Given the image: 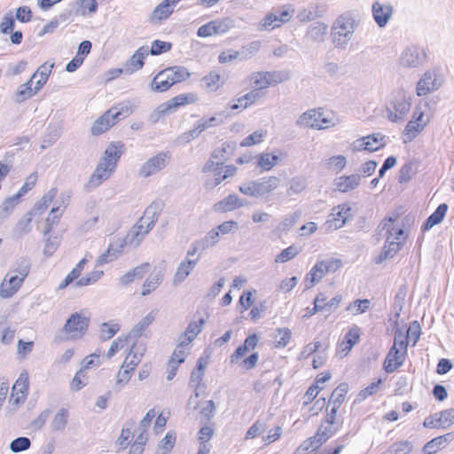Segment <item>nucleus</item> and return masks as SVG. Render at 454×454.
Returning <instances> with one entry per match:
<instances>
[{
	"label": "nucleus",
	"mask_w": 454,
	"mask_h": 454,
	"mask_svg": "<svg viewBox=\"0 0 454 454\" xmlns=\"http://www.w3.org/2000/svg\"><path fill=\"white\" fill-rule=\"evenodd\" d=\"M103 274L104 272L102 270H92L79 278L74 283V287L78 288L93 285L102 278Z\"/></svg>",
	"instance_id": "69168bd1"
},
{
	"label": "nucleus",
	"mask_w": 454,
	"mask_h": 454,
	"mask_svg": "<svg viewBox=\"0 0 454 454\" xmlns=\"http://www.w3.org/2000/svg\"><path fill=\"white\" fill-rule=\"evenodd\" d=\"M341 265V261L336 258L318 261L305 276L306 289L315 286L326 274L336 272Z\"/></svg>",
	"instance_id": "9d476101"
},
{
	"label": "nucleus",
	"mask_w": 454,
	"mask_h": 454,
	"mask_svg": "<svg viewBox=\"0 0 454 454\" xmlns=\"http://www.w3.org/2000/svg\"><path fill=\"white\" fill-rule=\"evenodd\" d=\"M130 114L131 109L128 103L113 106L93 122L91 126L92 135L98 136L103 134L114 126L118 120L122 118L124 115H129Z\"/></svg>",
	"instance_id": "6e6552de"
},
{
	"label": "nucleus",
	"mask_w": 454,
	"mask_h": 454,
	"mask_svg": "<svg viewBox=\"0 0 454 454\" xmlns=\"http://www.w3.org/2000/svg\"><path fill=\"white\" fill-rule=\"evenodd\" d=\"M407 353V343L404 335L401 331L395 334L394 345L387 354L384 368L387 372H393L399 368L404 362Z\"/></svg>",
	"instance_id": "ddd939ff"
},
{
	"label": "nucleus",
	"mask_w": 454,
	"mask_h": 454,
	"mask_svg": "<svg viewBox=\"0 0 454 454\" xmlns=\"http://www.w3.org/2000/svg\"><path fill=\"white\" fill-rule=\"evenodd\" d=\"M123 153L124 145L121 142H111L106 148L98 166L114 172L118 160Z\"/></svg>",
	"instance_id": "5701e85b"
},
{
	"label": "nucleus",
	"mask_w": 454,
	"mask_h": 454,
	"mask_svg": "<svg viewBox=\"0 0 454 454\" xmlns=\"http://www.w3.org/2000/svg\"><path fill=\"white\" fill-rule=\"evenodd\" d=\"M190 73L184 67H172L157 74L151 82V88L154 91L163 92L173 84L187 79Z\"/></svg>",
	"instance_id": "9b49d317"
},
{
	"label": "nucleus",
	"mask_w": 454,
	"mask_h": 454,
	"mask_svg": "<svg viewBox=\"0 0 454 454\" xmlns=\"http://www.w3.org/2000/svg\"><path fill=\"white\" fill-rule=\"evenodd\" d=\"M29 376L27 371H22L12 386V391L24 394L27 396L29 387Z\"/></svg>",
	"instance_id": "680f3d73"
},
{
	"label": "nucleus",
	"mask_w": 454,
	"mask_h": 454,
	"mask_svg": "<svg viewBox=\"0 0 454 454\" xmlns=\"http://www.w3.org/2000/svg\"><path fill=\"white\" fill-rule=\"evenodd\" d=\"M413 450V442L401 440L393 442L387 449V454H410Z\"/></svg>",
	"instance_id": "13d9d810"
},
{
	"label": "nucleus",
	"mask_w": 454,
	"mask_h": 454,
	"mask_svg": "<svg viewBox=\"0 0 454 454\" xmlns=\"http://www.w3.org/2000/svg\"><path fill=\"white\" fill-rule=\"evenodd\" d=\"M170 155L165 152H160L157 154L147 159L139 168L137 175L139 177L147 178L155 176L162 171L168 164Z\"/></svg>",
	"instance_id": "6ab92c4d"
},
{
	"label": "nucleus",
	"mask_w": 454,
	"mask_h": 454,
	"mask_svg": "<svg viewBox=\"0 0 454 454\" xmlns=\"http://www.w3.org/2000/svg\"><path fill=\"white\" fill-rule=\"evenodd\" d=\"M268 136L267 129L263 128H260L254 132H252L250 135L246 137L241 142L240 146L241 147H250L258 145L264 142Z\"/></svg>",
	"instance_id": "603ef678"
},
{
	"label": "nucleus",
	"mask_w": 454,
	"mask_h": 454,
	"mask_svg": "<svg viewBox=\"0 0 454 454\" xmlns=\"http://www.w3.org/2000/svg\"><path fill=\"white\" fill-rule=\"evenodd\" d=\"M395 221V217L390 216L384 223L385 227L387 228V239L382 251L376 259L378 263L393 258L401 250L407 239V232L403 225L399 223L394 225Z\"/></svg>",
	"instance_id": "7ed1b4c3"
},
{
	"label": "nucleus",
	"mask_w": 454,
	"mask_h": 454,
	"mask_svg": "<svg viewBox=\"0 0 454 454\" xmlns=\"http://www.w3.org/2000/svg\"><path fill=\"white\" fill-rule=\"evenodd\" d=\"M394 9L389 3L375 2L372 6V13L377 26L383 28L392 19Z\"/></svg>",
	"instance_id": "a878e982"
},
{
	"label": "nucleus",
	"mask_w": 454,
	"mask_h": 454,
	"mask_svg": "<svg viewBox=\"0 0 454 454\" xmlns=\"http://www.w3.org/2000/svg\"><path fill=\"white\" fill-rule=\"evenodd\" d=\"M360 338V330L357 326L351 327L340 344L339 352L341 356H347Z\"/></svg>",
	"instance_id": "a19ab883"
},
{
	"label": "nucleus",
	"mask_w": 454,
	"mask_h": 454,
	"mask_svg": "<svg viewBox=\"0 0 454 454\" xmlns=\"http://www.w3.org/2000/svg\"><path fill=\"white\" fill-rule=\"evenodd\" d=\"M223 84L224 81L221 74L216 72L209 73L201 80L202 88L209 93L216 92Z\"/></svg>",
	"instance_id": "49530a36"
},
{
	"label": "nucleus",
	"mask_w": 454,
	"mask_h": 454,
	"mask_svg": "<svg viewBox=\"0 0 454 454\" xmlns=\"http://www.w3.org/2000/svg\"><path fill=\"white\" fill-rule=\"evenodd\" d=\"M244 206V200L237 194L231 193L215 203L213 209L217 213H227L243 207Z\"/></svg>",
	"instance_id": "7c9ffc66"
},
{
	"label": "nucleus",
	"mask_w": 454,
	"mask_h": 454,
	"mask_svg": "<svg viewBox=\"0 0 454 454\" xmlns=\"http://www.w3.org/2000/svg\"><path fill=\"white\" fill-rule=\"evenodd\" d=\"M291 78L289 71H257L253 72L247 77L251 87L250 92L261 100L267 93V89L283 83Z\"/></svg>",
	"instance_id": "f03ea898"
},
{
	"label": "nucleus",
	"mask_w": 454,
	"mask_h": 454,
	"mask_svg": "<svg viewBox=\"0 0 454 454\" xmlns=\"http://www.w3.org/2000/svg\"><path fill=\"white\" fill-rule=\"evenodd\" d=\"M427 59V53L422 47L409 45L398 57V64L403 68L413 69L422 67Z\"/></svg>",
	"instance_id": "dca6fc26"
},
{
	"label": "nucleus",
	"mask_w": 454,
	"mask_h": 454,
	"mask_svg": "<svg viewBox=\"0 0 454 454\" xmlns=\"http://www.w3.org/2000/svg\"><path fill=\"white\" fill-rule=\"evenodd\" d=\"M149 50L146 46L137 49L133 56L124 65V71L132 74L141 69L144 66V60L148 56Z\"/></svg>",
	"instance_id": "c9c22d12"
},
{
	"label": "nucleus",
	"mask_w": 454,
	"mask_h": 454,
	"mask_svg": "<svg viewBox=\"0 0 454 454\" xmlns=\"http://www.w3.org/2000/svg\"><path fill=\"white\" fill-rule=\"evenodd\" d=\"M164 278V272L161 269L154 268L145 279L141 287V295L147 296L155 291Z\"/></svg>",
	"instance_id": "2f4dec72"
},
{
	"label": "nucleus",
	"mask_w": 454,
	"mask_h": 454,
	"mask_svg": "<svg viewBox=\"0 0 454 454\" xmlns=\"http://www.w3.org/2000/svg\"><path fill=\"white\" fill-rule=\"evenodd\" d=\"M89 321L84 311L71 314L62 328L66 339L72 340L82 339L88 330Z\"/></svg>",
	"instance_id": "2eb2a0df"
},
{
	"label": "nucleus",
	"mask_w": 454,
	"mask_h": 454,
	"mask_svg": "<svg viewBox=\"0 0 454 454\" xmlns=\"http://www.w3.org/2000/svg\"><path fill=\"white\" fill-rule=\"evenodd\" d=\"M358 25L359 19L354 12L348 11L340 14L331 27V38L334 47L346 49L353 40Z\"/></svg>",
	"instance_id": "f257e3e1"
},
{
	"label": "nucleus",
	"mask_w": 454,
	"mask_h": 454,
	"mask_svg": "<svg viewBox=\"0 0 454 454\" xmlns=\"http://www.w3.org/2000/svg\"><path fill=\"white\" fill-rule=\"evenodd\" d=\"M68 204L69 195L64 192L60 193L53 202V207L46 219L48 225H53L59 221Z\"/></svg>",
	"instance_id": "72a5a7b5"
},
{
	"label": "nucleus",
	"mask_w": 454,
	"mask_h": 454,
	"mask_svg": "<svg viewBox=\"0 0 454 454\" xmlns=\"http://www.w3.org/2000/svg\"><path fill=\"white\" fill-rule=\"evenodd\" d=\"M176 433L174 431H168L159 442L156 449V454H169L176 444Z\"/></svg>",
	"instance_id": "5fc2aeb1"
},
{
	"label": "nucleus",
	"mask_w": 454,
	"mask_h": 454,
	"mask_svg": "<svg viewBox=\"0 0 454 454\" xmlns=\"http://www.w3.org/2000/svg\"><path fill=\"white\" fill-rule=\"evenodd\" d=\"M440 428L446 429L454 425V408L436 412Z\"/></svg>",
	"instance_id": "774afa93"
},
{
	"label": "nucleus",
	"mask_w": 454,
	"mask_h": 454,
	"mask_svg": "<svg viewBox=\"0 0 454 454\" xmlns=\"http://www.w3.org/2000/svg\"><path fill=\"white\" fill-rule=\"evenodd\" d=\"M36 179L37 176L35 174L29 175L27 177L22 187L20 189L19 192L14 196L5 200V201L4 202V207H8L9 205L11 207H13V205L16 203V201L20 196L24 195L26 192L32 189V187L35 184Z\"/></svg>",
	"instance_id": "864d4df0"
},
{
	"label": "nucleus",
	"mask_w": 454,
	"mask_h": 454,
	"mask_svg": "<svg viewBox=\"0 0 454 454\" xmlns=\"http://www.w3.org/2000/svg\"><path fill=\"white\" fill-rule=\"evenodd\" d=\"M296 125L303 129L320 130L333 127L335 123L321 108H313L301 114L296 120Z\"/></svg>",
	"instance_id": "f8f14e48"
},
{
	"label": "nucleus",
	"mask_w": 454,
	"mask_h": 454,
	"mask_svg": "<svg viewBox=\"0 0 454 454\" xmlns=\"http://www.w3.org/2000/svg\"><path fill=\"white\" fill-rule=\"evenodd\" d=\"M361 183V176L358 174L340 176L333 181V186L340 192H348L356 189Z\"/></svg>",
	"instance_id": "473e14b6"
},
{
	"label": "nucleus",
	"mask_w": 454,
	"mask_h": 454,
	"mask_svg": "<svg viewBox=\"0 0 454 454\" xmlns=\"http://www.w3.org/2000/svg\"><path fill=\"white\" fill-rule=\"evenodd\" d=\"M294 15V8L285 5L280 10L268 12L257 24L260 31H271L289 22Z\"/></svg>",
	"instance_id": "4468645a"
},
{
	"label": "nucleus",
	"mask_w": 454,
	"mask_h": 454,
	"mask_svg": "<svg viewBox=\"0 0 454 454\" xmlns=\"http://www.w3.org/2000/svg\"><path fill=\"white\" fill-rule=\"evenodd\" d=\"M215 156L213 155L212 158ZM238 168L234 165H224L223 162L209 160L203 167L204 186L213 190L226 179L233 176Z\"/></svg>",
	"instance_id": "423d86ee"
},
{
	"label": "nucleus",
	"mask_w": 454,
	"mask_h": 454,
	"mask_svg": "<svg viewBox=\"0 0 454 454\" xmlns=\"http://www.w3.org/2000/svg\"><path fill=\"white\" fill-rule=\"evenodd\" d=\"M23 282L13 273L7 272L0 285V297L3 299L12 297L21 287Z\"/></svg>",
	"instance_id": "bb28decb"
},
{
	"label": "nucleus",
	"mask_w": 454,
	"mask_h": 454,
	"mask_svg": "<svg viewBox=\"0 0 454 454\" xmlns=\"http://www.w3.org/2000/svg\"><path fill=\"white\" fill-rule=\"evenodd\" d=\"M348 391V386L347 383L340 384L332 393V395L329 399V404H331L332 411L331 413L336 414L337 410L340 406V404L344 402L345 396Z\"/></svg>",
	"instance_id": "de8ad7c7"
},
{
	"label": "nucleus",
	"mask_w": 454,
	"mask_h": 454,
	"mask_svg": "<svg viewBox=\"0 0 454 454\" xmlns=\"http://www.w3.org/2000/svg\"><path fill=\"white\" fill-rule=\"evenodd\" d=\"M430 116L426 114L421 106H416L411 115V119L405 125L402 139L403 144L412 142L429 124Z\"/></svg>",
	"instance_id": "1a4fd4ad"
},
{
	"label": "nucleus",
	"mask_w": 454,
	"mask_h": 454,
	"mask_svg": "<svg viewBox=\"0 0 454 454\" xmlns=\"http://www.w3.org/2000/svg\"><path fill=\"white\" fill-rule=\"evenodd\" d=\"M70 412L67 408L59 409L50 421V430L52 433H63L68 424Z\"/></svg>",
	"instance_id": "e433bc0d"
},
{
	"label": "nucleus",
	"mask_w": 454,
	"mask_h": 454,
	"mask_svg": "<svg viewBox=\"0 0 454 454\" xmlns=\"http://www.w3.org/2000/svg\"><path fill=\"white\" fill-rule=\"evenodd\" d=\"M149 269L150 264L147 262L131 269L120 278V284L128 286L136 280L141 279L149 271Z\"/></svg>",
	"instance_id": "37998d69"
},
{
	"label": "nucleus",
	"mask_w": 454,
	"mask_h": 454,
	"mask_svg": "<svg viewBox=\"0 0 454 454\" xmlns=\"http://www.w3.org/2000/svg\"><path fill=\"white\" fill-rule=\"evenodd\" d=\"M222 123L223 121L216 116L202 117L194 123V126L190 130L183 133L179 137V140L184 144L190 143L197 139L205 130Z\"/></svg>",
	"instance_id": "412c9836"
},
{
	"label": "nucleus",
	"mask_w": 454,
	"mask_h": 454,
	"mask_svg": "<svg viewBox=\"0 0 454 454\" xmlns=\"http://www.w3.org/2000/svg\"><path fill=\"white\" fill-rule=\"evenodd\" d=\"M335 414L330 413L319 427L316 436L318 441L323 444L326 442L331 436H333L337 431V427H335Z\"/></svg>",
	"instance_id": "ea45409f"
},
{
	"label": "nucleus",
	"mask_w": 454,
	"mask_h": 454,
	"mask_svg": "<svg viewBox=\"0 0 454 454\" xmlns=\"http://www.w3.org/2000/svg\"><path fill=\"white\" fill-rule=\"evenodd\" d=\"M200 257L197 258H185L184 261H182L173 276L172 284L175 286H177L184 283L186 278L189 277L191 272L194 270L196 267Z\"/></svg>",
	"instance_id": "cd10ccee"
},
{
	"label": "nucleus",
	"mask_w": 454,
	"mask_h": 454,
	"mask_svg": "<svg viewBox=\"0 0 454 454\" xmlns=\"http://www.w3.org/2000/svg\"><path fill=\"white\" fill-rule=\"evenodd\" d=\"M127 245H129V243L125 237H114L107 250L98 258L97 264L101 266L114 261L122 254L123 248Z\"/></svg>",
	"instance_id": "b1692460"
},
{
	"label": "nucleus",
	"mask_w": 454,
	"mask_h": 454,
	"mask_svg": "<svg viewBox=\"0 0 454 454\" xmlns=\"http://www.w3.org/2000/svg\"><path fill=\"white\" fill-rule=\"evenodd\" d=\"M158 215L153 207H148L144 215L129 230L125 239L129 246L137 247L157 222Z\"/></svg>",
	"instance_id": "0eeeda50"
},
{
	"label": "nucleus",
	"mask_w": 454,
	"mask_h": 454,
	"mask_svg": "<svg viewBox=\"0 0 454 454\" xmlns=\"http://www.w3.org/2000/svg\"><path fill=\"white\" fill-rule=\"evenodd\" d=\"M114 172L97 165L95 170L89 178L88 185L90 188L98 187L106 181Z\"/></svg>",
	"instance_id": "3c124183"
},
{
	"label": "nucleus",
	"mask_w": 454,
	"mask_h": 454,
	"mask_svg": "<svg viewBox=\"0 0 454 454\" xmlns=\"http://www.w3.org/2000/svg\"><path fill=\"white\" fill-rule=\"evenodd\" d=\"M145 352V344L139 342L138 340H134L129 349V353L126 355L121 364V368H127L134 372L137 366L141 362V359Z\"/></svg>",
	"instance_id": "393cba45"
},
{
	"label": "nucleus",
	"mask_w": 454,
	"mask_h": 454,
	"mask_svg": "<svg viewBox=\"0 0 454 454\" xmlns=\"http://www.w3.org/2000/svg\"><path fill=\"white\" fill-rule=\"evenodd\" d=\"M258 101L259 99L254 96V94L248 91L240 97L233 98L228 104L227 108L231 111L242 112L256 104Z\"/></svg>",
	"instance_id": "58836bf2"
},
{
	"label": "nucleus",
	"mask_w": 454,
	"mask_h": 454,
	"mask_svg": "<svg viewBox=\"0 0 454 454\" xmlns=\"http://www.w3.org/2000/svg\"><path fill=\"white\" fill-rule=\"evenodd\" d=\"M88 376L86 372L80 369L74 376L69 384L72 392H78L88 384Z\"/></svg>",
	"instance_id": "338daca9"
},
{
	"label": "nucleus",
	"mask_w": 454,
	"mask_h": 454,
	"mask_svg": "<svg viewBox=\"0 0 454 454\" xmlns=\"http://www.w3.org/2000/svg\"><path fill=\"white\" fill-rule=\"evenodd\" d=\"M179 0H163L153 10L151 21L157 22L168 19L173 12Z\"/></svg>",
	"instance_id": "4c0bfd02"
},
{
	"label": "nucleus",
	"mask_w": 454,
	"mask_h": 454,
	"mask_svg": "<svg viewBox=\"0 0 454 454\" xmlns=\"http://www.w3.org/2000/svg\"><path fill=\"white\" fill-rule=\"evenodd\" d=\"M192 348V343L178 338V343L176 346L171 359L176 361L177 363H184L186 359V356L190 353Z\"/></svg>",
	"instance_id": "4d7b16f0"
},
{
	"label": "nucleus",
	"mask_w": 454,
	"mask_h": 454,
	"mask_svg": "<svg viewBox=\"0 0 454 454\" xmlns=\"http://www.w3.org/2000/svg\"><path fill=\"white\" fill-rule=\"evenodd\" d=\"M205 325V320L200 318L199 320L192 321L187 326L184 334L179 338L192 343L198 334L202 331Z\"/></svg>",
	"instance_id": "6e6d98bb"
},
{
	"label": "nucleus",
	"mask_w": 454,
	"mask_h": 454,
	"mask_svg": "<svg viewBox=\"0 0 454 454\" xmlns=\"http://www.w3.org/2000/svg\"><path fill=\"white\" fill-rule=\"evenodd\" d=\"M411 107V98L403 90L392 92L384 106V116L393 123L404 121Z\"/></svg>",
	"instance_id": "20e7f679"
},
{
	"label": "nucleus",
	"mask_w": 454,
	"mask_h": 454,
	"mask_svg": "<svg viewBox=\"0 0 454 454\" xmlns=\"http://www.w3.org/2000/svg\"><path fill=\"white\" fill-rule=\"evenodd\" d=\"M448 206L446 204H441L436 210L427 218L425 223V229L429 230L434 225L440 223L447 212Z\"/></svg>",
	"instance_id": "bf43d9fd"
},
{
	"label": "nucleus",
	"mask_w": 454,
	"mask_h": 454,
	"mask_svg": "<svg viewBox=\"0 0 454 454\" xmlns=\"http://www.w3.org/2000/svg\"><path fill=\"white\" fill-rule=\"evenodd\" d=\"M354 208L348 202L333 207L325 222L326 231H333L342 228L348 221L354 217Z\"/></svg>",
	"instance_id": "f3484780"
},
{
	"label": "nucleus",
	"mask_w": 454,
	"mask_h": 454,
	"mask_svg": "<svg viewBox=\"0 0 454 454\" xmlns=\"http://www.w3.org/2000/svg\"><path fill=\"white\" fill-rule=\"evenodd\" d=\"M27 395L12 391L5 411L8 414L15 413L27 400Z\"/></svg>",
	"instance_id": "052dcab7"
},
{
	"label": "nucleus",
	"mask_w": 454,
	"mask_h": 454,
	"mask_svg": "<svg viewBox=\"0 0 454 454\" xmlns=\"http://www.w3.org/2000/svg\"><path fill=\"white\" fill-rule=\"evenodd\" d=\"M157 314V310L153 309L141 317L128 333V338L132 339L133 341L137 340L138 338L144 335L145 330L155 321Z\"/></svg>",
	"instance_id": "c85d7f7f"
},
{
	"label": "nucleus",
	"mask_w": 454,
	"mask_h": 454,
	"mask_svg": "<svg viewBox=\"0 0 454 454\" xmlns=\"http://www.w3.org/2000/svg\"><path fill=\"white\" fill-rule=\"evenodd\" d=\"M88 260L86 258H82L74 268L73 270L66 276V278L59 284L57 289L63 290L70 285L74 286V283L81 278V275L84 270V267Z\"/></svg>",
	"instance_id": "79ce46f5"
},
{
	"label": "nucleus",
	"mask_w": 454,
	"mask_h": 454,
	"mask_svg": "<svg viewBox=\"0 0 454 454\" xmlns=\"http://www.w3.org/2000/svg\"><path fill=\"white\" fill-rule=\"evenodd\" d=\"M32 79H29L25 83L20 84L15 92V101L21 103L28 98H31L37 94L40 90H36V86L32 87Z\"/></svg>",
	"instance_id": "09e8293b"
},
{
	"label": "nucleus",
	"mask_w": 454,
	"mask_h": 454,
	"mask_svg": "<svg viewBox=\"0 0 454 454\" xmlns=\"http://www.w3.org/2000/svg\"><path fill=\"white\" fill-rule=\"evenodd\" d=\"M454 441V433L450 432L427 442L423 447L424 454H435Z\"/></svg>",
	"instance_id": "f704fd0d"
},
{
	"label": "nucleus",
	"mask_w": 454,
	"mask_h": 454,
	"mask_svg": "<svg viewBox=\"0 0 454 454\" xmlns=\"http://www.w3.org/2000/svg\"><path fill=\"white\" fill-rule=\"evenodd\" d=\"M386 145V136L378 132L356 139L350 145L353 153L368 151L374 152Z\"/></svg>",
	"instance_id": "4be33fe9"
},
{
	"label": "nucleus",
	"mask_w": 454,
	"mask_h": 454,
	"mask_svg": "<svg viewBox=\"0 0 454 454\" xmlns=\"http://www.w3.org/2000/svg\"><path fill=\"white\" fill-rule=\"evenodd\" d=\"M323 163L327 170L340 173L347 167L348 160L345 155L335 154L325 159Z\"/></svg>",
	"instance_id": "8fccbe9b"
},
{
	"label": "nucleus",
	"mask_w": 454,
	"mask_h": 454,
	"mask_svg": "<svg viewBox=\"0 0 454 454\" xmlns=\"http://www.w3.org/2000/svg\"><path fill=\"white\" fill-rule=\"evenodd\" d=\"M53 67V62H45L36 69V71L30 78L32 81L35 80V85L36 86V90H41L43 89V87L47 82Z\"/></svg>",
	"instance_id": "c03bdc74"
},
{
	"label": "nucleus",
	"mask_w": 454,
	"mask_h": 454,
	"mask_svg": "<svg viewBox=\"0 0 454 454\" xmlns=\"http://www.w3.org/2000/svg\"><path fill=\"white\" fill-rule=\"evenodd\" d=\"M301 252V248L295 245H292L284 250H282L276 257V263H285L287 262L294 258H295Z\"/></svg>",
	"instance_id": "e2e57ef3"
},
{
	"label": "nucleus",
	"mask_w": 454,
	"mask_h": 454,
	"mask_svg": "<svg viewBox=\"0 0 454 454\" xmlns=\"http://www.w3.org/2000/svg\"><path fill=\"white\" fill-rule=\"evenodd\" d=\"M328 33V25L325 22H314L311 24L307 31L306 36L309 40L316 43H323Z\"/></svg>",
	"instance_id": "a18cd8bd"
},
{
	"label": "nucleus",
	"mask_w": 454,
	"mask_h": 454,
	"mask_svg": "<svg viewBox=\"0 0 454 454\" xmlns=\"http://www.w3.org/2000/svg\"><path fill=\"white\" fill-rule=\"evenodd\" d=\"M281 186V179L276 176H268L243 182L239 191L247 196L268 198Z\"/></svg>",
	"instance_id": "39448f33"
},
{
	"label": "nucleus",
	"mask_w": 454,
	"mask_h": 454,
	"mask_svg": "<svg viewBox=\"0 0 454 454\" xmlns=\"http://www.w3.org/2000/svg\"><path fill=\"white\" fill-rule=\"evenodd\" d=\"M31 264L27 259L22 258L15 263L14 267L8 272L13 273L23 281L30 271Z\"/></svg>",
	"instance_id": "0e129e2a"
},
{
	"label": "nucleus",
	"mask_w": 454,
	"mask_h": 454,
	"mask_svg": "<svg viewBox=\"0 0 454 454\" xmlns=\"http://www.w3.org/2000/svg\"><path fill=\"white\" fill-rule=\"evenodd\" d=\"M235 26V21L230 17L215 19L199 27L197 35L200 37L222 35L228 33Z\"/></svg>",
	"instance_id": "aec40b11"
},
{
	"label": "nucleus",
	"mask_w": 454,
	"mask_h": 454,
	"mask_svg": "<svg viewBox=\"0 0 454 454\" xmlns=\"http://www.w3.org/2000/svg\"><path fill=\"white\" fill-rule=\"evenodd\" d=\"M257 167L263 171H269L276 167L283 160V153L280 150L264 152L256 156Z\"/></svg>",
	"instance_id": "c756f323"
},
{
	"label": "nucleus",
	"mask_w": 454,
	"mask_h": 454,
	"mask_svg": "<svg viewBox=\"0 0 454 454\" xmlns=\"http://www.w3.org/2000/svg\"><path fill=\"white\" fill-rule=\"evenodd\" d=\"M444 83L442 74L436 69L427 70L416 85V94L419 97L426 96L439 90Z\"/></svg>",
	"instance_id": "a211bd4d"
}]
</instances>
